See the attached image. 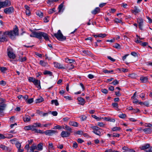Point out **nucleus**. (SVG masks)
Masks as SVG:
<instances>
[{"label": "nucleus", "instance_id": "obj_1", "mask_svg": "<svg viewBox=\"0 0 152 152\" xmlns=\"http://www.w3.org/2000/svg\"><path fill=\"white\" fill-rule=\"evenodd\" d=\"M18 35V29L17 26L15 25L12 30H10V31H7L3 33V34L1 37H0V42L7 41V35H8L12 39H14L15 38V37Z\"/></svg>", "mask_w": 152, "mask_h": 152}, {"label": "nucleus", "instance_id": "obj_2", "mask_svg": "<svg viewBox=\"0 0 152 152\" xmlns=\"http://www.w3.org/2000/svg\"><path fill=\"white\" fill-rule=\"evenodd\" d=\"M90 128L93 130L92 132L95 134L100 136H101V132H102V130L97 126H94L91 124Z\"/></svg>", "mask_w": 152, "mask_h": 152}, {"label": "nucleus", "instance_id": "obj_3", "mask_svg": "<svg viewBox=\"0 0 152 152\" xmlns=\"http://www.w3.org/2000/svg\"><path fill=\"white\" fill-rule=\"evenodd\" d=\"M54 36L58 40L61 41L65 40L66 39V37L63 35L60 30L58 31L57 33L54 34Z\"/></svg>", "mask_w": 152, "mask_h": 152}, {"label": "nucleus", "instance_id": "obj_4", "mask_svg": "<svg viewBox=\"0 0 152 152\" xmlns=\"http://www.w3.org/2000/svg\"><path fill=\"white\" fill-rule=\"evenodd\" d=\"M43 37L46 41H49L48 34L46 33L39 31L38 33V39H41Z\"/></svg>", "mask_w": 152, "mask_h": 152}, {"label": "nucleus", "instance_id": "obj_5", "mask_svg": "<svg viewBox=\"0 0 152 152\" xmlns=\"http://www.w3.org/2000/svg\"><path fill=\"white\" fill-rule=\"evenodd\" d=\"M11 5V2L9 0H5L4 1H0V9L1 8L8 7Z\"/></svg>", "mask_w": 152, "mask_h": 152}, {"label": "nucleus", "instance_id": "obj_6", "mask_svg": "<svg viewBox=\"0 0 152 152\" xmlns=\"http://www.w3.org/2000/svg\"><path fill=\"white\" fill-rule=\"evenodd\" d=\"M6 106L4 103H0V116H3L4 115V110Z\"/></svg>", "mask_w": 152, "mask_h": 152}, {"label": "nucleus", "instance_id": "obj_7", "mask_svg": "<svg viewBox=\"0 0 152 152\" xmlns=\"http://www.w3.org/2000/svg\"><path fill=\"white\" fill-rule=\"evenodd\" d=\"M137 22L138 24L139 28L142 31L143 30V20L141 18H138L137 19Z\"/></svg>", "mask_w": 152, "mask_h": 152}, {"label": "nucleus", "instance_id": "obj_8", "mask_svg": "<svg viewBox=\"0 0 152 152\" xmlns=\"http://www.w3.org/2000/svg\"><path fill=\"white\" fill-rule=\"evenodd\" d=\"M4 11L6 14H10L14 12V9L12 7H11L5 9Z\"/></svg>", "mask_w": 152, "mask_h": 152}, {"label": "nucleus", "instance_id": "obj_9", "mask_svg": "<svg viewBox=\"0 0 152 152\" xmlns=\"http://www.w3.org/2000/svg\"><path fill=\"white\" fill-rule=\"evenodd\" d=\"M58 132L56 130H50L44 132V133L46 135L51 136L53 134L57 133Z\"/></svg>", "mask_w": 152, "mask_h": 152}, {"label": "nucleus", "instance_id": "obj_10", "mask_svg": "<svg viewBox=\"0 0 152 152\" xmlns=\"http://www.w3.org/2000/svg\"><path fill=\"white\" fill-rule=\"evenodd\" d=\"M0 148H1L2 150L5 151L10 152L12 150V149L11 148L7 147V146L2 144L0 145Z\"/></svg>", "mask_w": 152, "mask_h": 152}, {"label": "nucleus", "instance_id": "obj_11", "mask_svg": "<svg viewBox=\"0 0 152 152\" xmlns=\"http://www.w3.org/2000/svg\"><path fill=\"white\" fill-rule=\"evenodd\" d=\"M54 66L56 68L59 69H64L65 68L63 65L57 62H54L53 63Z\"/></svg>", "mask_w": 152, "mask_h": 152}, {"label": "nucleus", "instance_id": "obj_12", "mask_svg": "<svg viewBox=\"0 0 152 152\" xmlns=\"http://www.w3.org/2000/svg\"><path fill=\"white\" fill-rule=\"evenodd\" d=\"M70 133L66 131H63L61 134V136L62 137H68L70 135Z\"/></svg>", "mask_w": 152, "mask_h": 152}, {"label": "nucleus", "instance_id": "obj_13", "mask_svg": "<svg viewBox=\"0 0 152 152\" xmlns=\"http://www.w3.org/2000/svg\"><path fill=\"white\" fill-rule=\"evenodd\" d=\"M37 149V146L34 144H33L27 151V152H34V150Z\"/></svg>", "mask_w": 152, "mask_h": 152}, {"label": "nucleus", "instance_id": "obj_14", "mask_svg": "<svg viewBox=\"0 0 152 152\" xmlns=\"http://www.w3.org/2000/svg\"><path fill=\"white\" fill-rule=\"evenodd\" d=\"M33 83L34 85L37 87V88L39 89H40L41 88L40 82V80L36 79Z\"/></svg>", "mask_w": 152, "mask_h": 152}, {"label": "nucleus", "instance_id": "obj_15", "mask_svg": "<svg viewBox=\"0 0 152 152\" xmlns=\"http://www.w3.org/2000/svg\"><path fill=\"white\" fill-rule=\"evenodd\" d=\"M82 52L83 53V55L92 56L91 53L88 50H82Z\"/></svg>", "mask_w": 152, "mask_h": 152}, {"label": "nucleus", "instance_id": "obj_16", "mask_svg": "<svg viewBox=\"0 0 152 152\" xmlns=\"http://www.w3.org/2000/svg\"><path fill=\"white\" fill-rule=\"evenodd\" d=\"M100 9L99 7H96L94 10H92L91 12L93 15H95L99 13L100 12Z\"/></svg>", "mask_w": 152, "mask_h": 152}, {"label": "nucleus", "instance_id": "obj_17", "mask_svg": "<svg viewBox=\"0 0 152 152\" xmlns=\"http://www.w3.org/2000/svg\"><path fill=\"white\" fill-rule=\"evenodd\" d=\"M140 12V10L138 9L136 6H134V9L132 10V13H134V15H136Z\"/></svg>", "mask_w": 152, "mask_h": 152}, {"label": "nucleus", "instance_id": "obj_18", "mask_svg": "<svg viewBox=\"0 0 152 152\" xmlns=\"http://www.w3.org/2000/svg\"><path fill=\"white\" fill-rule=\"evenodd\" d=\"M8 55L10 58L14 59L16 57L15 54L10 51H9L8 52Z\"/></svg>", "mask_w": 152, "mask_h": 152}, {"label": "nucleus", "instance_id": "obj_19", "mask_svg": "<svg viewBox=\"0 0 152 152\" xmlns=\"http://www.w3.org/2000/svg\"><path fill=\"white\" fill-rule=\"evenodd\" d=\"M143 130L146 134H150L152 131V129L149 128L144 129Z\"/></svg>", "mask_w": 152, "mask_h": 152}, {"label": "nucleus", "instance_id": "obj_20", "mask_svg": "<svg viewBox=\"0 0 152 152\" xmlns=\"http://www.w3.org/2000/svg\"><path fill=\"white\" fill-rule=\"evenodd\" d=\"M77 100L79 102V104L83 105L85 103V101L84 99L81 97L77 98Z\"/></svg>", "mask_w": 152, "mask_h": 152}, {"label": "nucleus", "instance_id": "obj_21", "mask_svg": "<svg viewBox=\"0 0 152 152\" xmlns=\"http://www.w3.org/2000/svg\"><path fill=\"white\" fill-rule=\"evenodd\" d=\"M32 34H31L30 36L31 37H36L38 39V32L32 31Z\"/></svg>", "mask_w": 152, "mask_h": 152}, {"label": "nucleus", "instance_id": "obj_22", "mask_svg": "<svg viewBox=\"0 0 152 152\" xmlns=\"http://www.w3.org/2000/svg\"><path fill=\"white\" fill-rule=\"evenodd\" d=\"M140 80L142 83H145L148 81V78L146 77L142 76L140 77Z\"/></svg>", "mask_w": 152, "mask_h": 152}, {"label": "nucleus", "instance_id": "obj_23", "mask_svg": "<svg viewBox=\"0 0 152 152\" xmlns=\"http://www.w3.org/2000/svg\"><path fill=\"white\" fill-rule=\"evenodd\" d=\"M150 145L149 144H146L140 147V148L141 150H145L148 149L150 147Z\"/></svg>", "mask_w": 152, "mask_h": 152}, {"label": "nucleus", "instance_id": "obj_24", "mask_svg": "<svg viewBox=\"0 0 152 152\" xmlns=\"http://www.w3.org/2000/svg\"><path fill=\"white\" fill-rule=\"evenodd\" d=\"M37 147V149L39 151H42L43 149V144L42 143H40L38 144Z\"/></svg>", "mask_w": 152, "mask_h": 152}, {"label": "nucleus", "instance_id": "obj_25", "mask_svg": "<svg viewBox=\"0 0 152 152\" xmlns=\"http://www.w3.org/2000/svg\"><path fill=\"white\" fill-rule=\"evenodd\" d=\"M63 129L67 131V132L70 133L72 132V129L68 126H65L64 127H63Z\"/></svg>", "mask_w": 152, "mask_h": 152}, {"label": "nucleus", "instance_id": "obj_26", "mask_svg": "<svg viewBox=\"0 0 152 152\" xmlns=\"http://www.w3.org/2000/svg\"><path fill=\"white\" fill-rule=\"evenodd\" d=\"M69 124L72 126L77 127L78 126V123L76 122L70 121L69 122Z\"/></svg>", "mask_w": 152, "mask_h": 152}, {"label": "nucleus", "instance_id": "obj_27", "mask_svg": "<svg viewBox=\"0 0 152 152\" xmlns=\"http://www.w3.org/2000/svg\"><path fill=\"white\" fill-rule=\"evenodd\" d=\"M94 37H101L102 38H104L106 36V35L105 34H98L94 35Z\"/></svg>", "mask_w": 152, "mask_h": 152}, {"label": "nucleus", "instance_id": "obj_28", "mask_svg": "<svg viewBox=\"0 0 152 152\" xmlns=\"http://www.w3.org/2000/svg\"><path fill=\"white\" fill-rule=\"evenodd\" d=\"M39 64L42 66H43L44 67H45L47 66L48 65L47 62H45L44 61L42 60H41L40 61Z\"/></svg>", "mask_w": 152, "mask_h": 152}, {"label": "nucleus", "instance_id": "obj_29", "mask_svg": "<svg viewBox=\"0 0 152 152\" xmlns=\"http://www.w3.org/2000/svg\"><path fill=\"white\" fill-rule=\"evenodd\" d=\"M36 125L34 124L33 125H30V128H31V130L32 132H35V130H36Z\"/></svg>", "mask_w": 152, "mask_h": 152}, {"label": "nucleus", "instance_id": "obj_30", "mask_svg": "<svg viewBox=\"0 0 152 152\" xmlns=\"http://www.w3.org/2000/svg\"><path fill=\"white\" fill-rule=\"evenodd\" d=\"M43 74L45 75H48L51 76L52 75V72L50 71L45 70Z\"/></svg>", "mask_w": 152, "mask_h": 152}, {"label": "nucleus", "instance_id": "obj_31", "mask_svg": "<svg viewBox=\"0 0 152 152\" xmlns=\"http://www.w3.org/2000/svg\"><path fill=\"white\" fill-rule=\"evenodd\" d=\"M44 101L43 99L41 97H39L36 100V102L37 103H40Z\"/></svg>", "mask_w": 152, "mask_h": 152}, {"label": "nucleus", "instance_id": "obj_32", "mask_svg": "<svg viewBox=\"0 0 152 152\" xmlns=\"http://www.w3.org/2000/svg\"><path fill=\"white\" fill-rule=\"evenodd\" d=\"M36 14L37 15L39 16L40 18H42L43 16V14L42 12L37 11L36 12Z\"/></svg>", "mask_w": 152, "mask_h": 152}, {"label": "nucleus", "instance_id": "obj_33", "mask_svg": "<svg viewBox=\"0 0 152 152\" xmlns=\"http://www.w3.org/2000/svg\"><path fill=\"white\" fill-rule=\"evenodd\" d=\"M51 104H54L56 106L59 105V103L57 100H53L51 101Z\"/></svg>", "mask_w": 152, "mask_h": 152}, {"label": "nucleus", "instance_id": "obj_34", "mask_svg": "<svg viewBox=\"0 0 152 152\" xmlns=\"http://www.w3.org/2000/svg\"><path fill=\"white\" fill-rule=\"evenodd\" d=\"M7 68L4 67H0V70L1 72L3 73H5V71L7 70Z\"/></svg>", "mask_w": 152, "mask_h": 152}, {"label": "nucleus", "instance_id": "obj_35", "mask_svg": "<svg viewBox=\"0 0 152 152\" xmlns=\"http://www.w3.org/2000/svg\"><path fill=\"white\" fill-rule=\"evenodd\" d=\"M137 74L135 73H132L129 75V76L132 78H135L137 77Z\"/></svg>", "mask_w": 152, "mask_h": 152}, {"label": "nucleus", "instance_id": "obj_36", "mask_svg": "<svg viewBox=\"0 0 152 152\" xmlns=\"http://www.w3.org/2000/svg\"><path fill=\"white\" fill-rule=\"evenodd\" d=\"M28 80L30 82H31L33 83L36 79L34 78L33 77H29L28 78Z\"/></svg>", "mask_w": 152, "mask_h": 152}, {"label": "nucleus", "instance_id": "obj_37", "mask_svg": "<svg viewBox=\"0 0 152 152\" xmlns=\"http://www.w3.org/2000/svg\"><path fill=\"white\" fill-rule=\"evenodd\" d=\"M145 93H142L139 96L142 99V100H144L145 99Z\"/></svg>", "mask_w": 152, "mask_h": 152}, {"label": "nucleus", "instance_id": "obj_38", "mask_svg": "<svg viewBox=\"0 0 152 152\" xmlns=\"http://www.w3.org/2000/svg\"><path fill=\"white\" fill-rule=\"evenodd\" d=\"M63 4L64 3L63 2L58 7V12H60L61 10L63 7Z\"/></svg>", "mask_w": 152, "mask_h": 152}, {"label": "nucleus", "instance_id": "obj_39", "mask_svg": "<svg viewBox=\"0 0 152 152\" xmlns=\"http://www.w3.org/2000/svg\"><path fill=\"white\" fill-rule=\"evenodd\" d=\"M23 121L24 122H28L30 121L31 118L30 116H28V117H26L23 118Z\"/></svg>", "mask_w": 152, "mask_h": 152}, {"label": "nucleus", "instance_id": "obj_40", "mask_svg": "<svg viewBox=\"0 0 152 152\" xmlns=\"http://www.w3.org/2000/svg\"><path fill=\"white\" fill-rule=\"evenodd\" d=\"M114 21L117 23H122V20L121 19H119L118 18H115Z\"/></svg>", "mask_w": 152, "mask_h": 152}, {"label": "nucleus", "instance_id": "obj_41", "mask_svg": "<svg viewBox=\"0 0 152 152\" xmlns=\"http://www.w3.org/2000/svg\"><path fill=\"white\" fill-rule=\"evenodd\" d=\"M121 128L120 127H115L112 128V131L114 132L119 130Z\"/></svg>", "mask_w": 152, "mask_h": 152}, {"label": "nucleus", "instance_id": "obj_42", "mask_svg": "<svg viewBox=\"0 0 152 152\" xmlns=\"http://www.w3.org/2000/svg\"><path fill=\"white\" fill-rule=\"evenodd\" d=\"M34 132L35 133H39L41 134L44 133V132H43L40 129H37L35 130Z\"/></svg>", "mask_w": 152, "mask_h": 152}, {"label": "nucleus", "instance_id": "obj_43", "mask_svg": "<svg viewBox=\"0 0 152 152\" xmlns=\"http://www.w3.org/2000/svg\"><path fill=\"white\" fill-rule=\"evenodd\" d=\"M48 148L50 149H54V148L53 144L52 143H49L48 144Z\"/></svg>", "mask_w": 152, "mask_h": 152}, {"label": "nucleus", "instance_id": "obj_44", "mask_svg": "<svg viewBox=\"0 0 152 152\" xmlns=\"http://www.w3.org/2000/svg\"><path fill=\"white\" fill-rule=\"evenodd\" d=\"M80 118L82 121H84L86 120L87 117L85 115H82L80 116Z\"/></svg>", "mask_w": 152, "mask_h": 152}, {"label": "nucleus", "instance_id": "obj_45", "mask_svg": "<svg viewBox=\"0 0 152 152\" xmlns=\"http://www.w3.org/2000/svg\"><path fill=\"white\" fill-rule=\"evenodd\" d=\"M113 47L117 49H120L121 48L120 45L118 43H115Z\"/></svg>", "mask_w": 152, "mask_h": 152}, {"label": "nucleus", "instance_id": "obj_46", "mask_svg": "<svg viewBox=\"0 0 152 152\" xmlns=\"http://www.w3.org/2000/svg\"><path fill=\"white\" fill-rule=\"evenodd\" d=\"M24 129L26 131L31 130L30 125L25 126Z\"/></svg>", "mask_w": 152, "mask_h": 152}, {"label": "nucleus", "instance_id": "obj_47", "mask_svg": "<svg viewBox=\"0 0 152 152\" xmlns=\"http://www.w3.org/2000/svg\"><path fill=\"white\" fill-rule=\"evenodd\" d=\"M33 98H30L27 100V103L29 104H31L33 102Z\"/></svg>", "mask_w": 152, "mask_h": 152}, {"label": "nucleus", "instance_id": "obj_48", "mask_svg": "<svg viewBox=\"0 0 152 152\" xmlns=\"http://www.w3.org/2000/svg\"><path fill=\"white\" fill-rule=\"evenodd\" d=\"M55 8H54L52 9H50L48 11V13L49 14L53 13L55 12Z\"/></svg>", "mask_w": 152, "mask_h": 152}, {"label": "nucleus", "instance_id": "obj_49", "mask_svg": "<svg viewBox=\"0 0 152 152\" xmlns=\"http://www.w3.org/2000/svg\"><path fill=\"white\" fill-rule=\"evenodd\" d=\"M113 70H111L110 71L106 69H104L103 70V72H104L105 73H112V72H113Z\"/></svg>", "mask_w": 152, "mask_h": 152}, {"label": "nucleus", "instance_id": "obj_50", "mask_svg": "<svg viewBox=\"0 0 152 152\" xmlns=\"http://www.w3.org/2000/svg\"><path fill=\"white\" fill-rule=\"evenodd\" d=\"M7 138V136L5 135L0 134V140L4 139L5 138Z\"/></svg>", "mask_w": 152, "mask_h": 152}, {"label": "nucleus", "instance_id": "obj_51", "mask_svg": "<svg viewBox=\"0 0 152 152\" xmlns=\"http://www.w3.org/2000/svg\"><path fill=\"white\" fill-rule=\"evenodd\" d=\"M101 91L102 92L105 94H107L108 92L107 90L105 88L102 89L101 90Z\"/></svg>", "mask_w": 152, "mask_h": 152}, {"label": "nucleus", "instance_id": "obj_52", "mask_svg": "<svg viewBox=\"0 0 152 152\" xmlns=\"http://www.w3.org/2000/svg\"><path fill=\"white\" fill-rule=\"evenodd\" d=\"M16 147L18 148H21V145L20 143L17 142L15 144Z\"/></svg>", "mask_w": 152, "mask_h": 152}, {"label": "nucleus", "instance_id": "obj_53", "mask_svg": "<svg viewBox=\"0 0 152 152\" xmlns=\"http://www.w3.org/2000/svg\"><path fill=\"white\" fill-rule=\"evenodd\" d=\"M97 124L98 126L101 127H104L105 126V124L102 122H98Z\"/></svg>", "mask_w": 152, "mask_h": 152}, {"label": "nucleus", "instance_id": "obj_54", "mask_svg": "<svg viewBox=\"0 0 152 152\" xmlns=\"http://www.w3.org/2000/svg\"><path fill=\"white\" fill-rule=\"evenodd\" d=\"M118 81L117 80H115L112 83H110V84H113L114 85H116L118 84Z\"/></svg>", "mask_w": 152, "mask_h": 152}, {"label": "nucleus", "instance_id": "obj_55", "mask_svg": "<svg viewBox=\"0 0 152 152\" xmlns=\"http://www.w3.org/2000/svg\"><path fill=\"white\" fill-rule=\"evenodd\" d=\"M120 134L118 133H113L112 135V136L113 137H118L120 136Z\"/></svg>", "mask_w": 152, "mask_h": 152}, {"label": "nucleus", "instance_id": "obj_56", "mask_svg": "<svg viewBox=\"0 0 152 152\" xmlns=\"http://www.w3.org/2000/svg\"><path fill=\"white\" fill-rule=\"evenodd\" d=\"M126 116V114H120L119 115V117L121 118H125Z\"/></svg>", "mask_w": 152, "mask_h": 152}, {"label": "nucleus", "instance_id": "obj_57", "mask_svg": "<svg viewBox=\"0 0 152 152\" xmlns=\"http://www.w3.org/2000/svg\"><path fill=\"white\" fill-rule=\"evenodd\" d=\"M133 99V103L137 104L138 102V100L135 98H131Z\"/></svg>", "mask_w": 152, "mask_h": 152}, {"label": "nucleus", "instance_id": "obj_58", "mask_svg": "<svg viewBox=\"0 0 152 152\" xmlns=\"http://www.w3.org/2000/svg\"><path fill=\"white\" fill-rule=\"evenodd\" d=\"M148 45V43L147 42H142V43L140 44V45L143 46H145L147 45Z\"/></svg>", "mask_w": 152, "mask_h": 152}, {"label": "nucleus", "instance_id": "obj_59", "mask_svg": "<svg viewBox=\"0 0 152 152\" xmlns=\"http://www.w3.org/2000/svg\"><path fill=\"white\" fill-rule=\"evenodd\" d=\"M62 128V127L60 125H58L55 126L53 128L54 129H61Z\"/></svg>", "mask_w": 152, "mask_h": 152}, {"label": "nucleus", "instance_id": "obj_60", "mask_svg": "<svg viewBox=\"0 0 152 152\" xmlns=\"http://www.w3.org/2000/svg\"><path fill=\"white\" fill-rule=\"evenodd\" d=\"M147 18L148 19V22L151 23H152V19L148 16H146Z\"/></svg>", "mask_w": 152, "mask_h": 152}, {"label": "nucleus", "instance_id": "obj_61", "mask_svg": "<svg viewBox=\"0 0 152 152\" xmlns=\"http://www.w3.org/2000/svg\"><path fill=\"white\" fill-rule=\"evenodd\" d=\"M112 105L114 107L117 108H118V104L117 103H114L112 104Z\"/></svg>", "mask_w": 152, "mask_h": 152}, {"label": "nucleus", "instance_id": "obj_62", "mask_svg": "<svg viewBox=\"0 0 152 152\" xmlns=\"http://www.w3.org/2000/svg\"><path fill=\"white\" fill-rule=\"evenodd\" d=\"M34 124L36 125V127H40L42 126L41 124L40 123H34Z\"/></svg>", "mask_w": 152, "mask_h": 152}, {"label": "nucleus", "instance_id": "obj_63", "mask_svg": "<svg viewBox=\"0 0 152 152\" xmlns=\"http://www.w3.org/2000/svg\"><path fill=\"white\" fill-rule=\"evenodd\" d=\"M91 116L93 118H94L96 120H97L99 121L100 120V118L99 117L96 116L95 115H92Z\"/></svg>", "mask_w": 152, "mask_h": 152}, {"label": "nucleus", "instance_id": "obj_64", "mask_svg": "<svg viewBox=\"0 0 152 152\" xmlns=\"http://www.w3.org/2000/svg\"><path fill=\"white\" fill-rule=\"evenodd\" d=\"M73 148H76L78 147L77 144L76 142H75L73 143V145L72 146Z\"/></svg>", "mask_w": 152, "mask_h": 152}]
</instances>
